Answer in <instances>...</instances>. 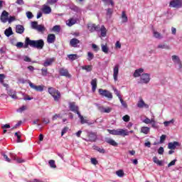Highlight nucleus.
Returning <instances> with one entry per match:
<instances>
[{
    "mask_svg": "<svg viewBox=\"0 0 182 182\" xmlns=\"http://www.w3.org/2000/svg\"><path fill=\"white\" fill-rule=\"evenodd\" d=\"M23 59L24 60V62H31V60L29 57H28L27 55H24L23 57Z\"/></svg>",
    "mask_w": 182,
    "mask_h": 182,
    "instance_id": "338daca9",
    "label": "nucleus"
},
{
    "mask_svg": "<svg viewBox=\"0 0 182 182\" xmlns=\"http://www.w3.org/2000/svg\"><path fill=\"white\" fill-rule=\"evenodd\" d=\"M48 163H49L50 166L51 167V168H56V165L55 164V161L50 160Z\"/></svg>",
    "mask_w": 182,
    "mask_h": 182,
    "instance_id": "5fc2aeb1",
    "label": "nucleus"
},
{
    "mask_svg": "<svg viewBox=\"0 0 182 182\" xmlns=\"http://www.w3.org/2000/svg\"><path fill=\"white\" fill-rule=\"evenodd\" d=\"M119 100L120 101V103L123 107H127V104L123 100L122 98H119Z\"/></svg>",
    "mask_w": 182,
    "mask_h": 182,
    "instance_id": "bf43d9fd",
    "label": "nucleus"
},
{
    "mask_svg": "<svg viewBox=\"0 0 182 182\" xmlns=\"http://www.w3.org/2000/svg\"><path fill=\"white\" fill-rule=\"evenodd\" d=\"M91 86L92 92H96V89L97 87V79L95 78L91 81Z\"/></svg>",
    "mask_w": 182,
    "mask_h": 182,
    "instance_id": "a878e982",
    "label": "nucleus"
},
{
    "mask_svg": "<svg viewBox=\"0 0 182 182\" xmlns=\"http://www.w3.org/2000/svg\"><path fill=\"white\" fill-rule=\"evenodd\" d=\"M99 31L101 32V36L102 38H105L106 33H107V29H106V27H105V26H102L100 27Z\"/></svg>",
    "mask_w": 182,
    "mask_h": 182,
    "instance_id": "bb28decb",
    "label": "nucleus"
},
{
    "mask_svg": "<svg viewBox=\"0 0 182 182\" xmlns=\"http://www.w3.org/2000/svg\"><path fill=\"white\" fill-rule=\"evenodd\" d=\"M119 64H116L113 68V77L114 82H117L119 77Z\"/></svg>",
    "mask_w": 182,
    "mask_h": 182,
    "instance_id": "0eeeda50",
    "label": "nucleus"
},
{
    "mask_svg": "<svg viewBox=\"0 0 182 182\" xmlns=\"http://www.w3.org/2000/svg\"><path fill=\"white\" fill-rule=\"evenodd\" d=\"M26 109H28L26 105H23L22 107H21L20 108H18L17 109V112H18V113H22L23 112H25V110H26Z\"/></svg>",
    "mask_w": 182,
    "mask_h": 182,
    "instance_id": "de8ad7c7",
    "label": "nucleus"
},
{
    "mask_svg": "<svg viewBox=\"0 0 182 182\" xmlns=\"http://www.w3.org/2000/svg\"><path fill=\"white\" fill-rule=\"evenodd\" d=\"M98 110H100L101 113H110V112H112V107H105L100 105V106H98Z\"/></svg>",
    "mask_w": 182,
    "mask_h": 182,
    "instance_id": "4468645a",
    "label": "nucleus"
},
{
    "mask_svg": "<svg viewBox=\"0 0 182 182\" xmlns=\"http://www.w3.org/2000/svg\"><path fill=\"white\" fill-rule=\"evenodd\" d=\"M178 146H180V144L177 141L169 142L168 144V149H169V150H176V147Z\"/></svg>",
    "mask_w": 182,
    "mask_h": 182,
    "instance_id": "a211bd4d",
    "label": "nucleus"
},
{
    "mask_svg": "<svg viewBox=\"0 0 182 182\" xmlns=\"http://www.w3.org/2000/svg\"><path fill=\"white\" fill-rule=\"evenodd\" d=\"M58 119H62V115H60V114H55L53 117V120H58Z\"/></svg>",
    "mask_w": 182,
    "mask_h": 182,
    "instance_id": "13d9d810",
    "label": "nucleus"
},
{
    "mask_svg": "<svg viewBox=\"0 0 182 182\" xmlns=\"http://www.w3.org/2000/svg\"><path fill=\"white\" fill-rule=\"evenodd\" d=\"M122 19L123 23L127 22V16L126 15V12L124 11H122Z\"/></svg>",
    "mask_w": 182,
    "mask_h": 182,
    "instance_id": "49530a36",
    "label": "nucleus"
},
{
    "mask_svg": "<svg viewBox=\"0 0 182 182\" xmlns=\"http://www.w3.org/2000/svg\"><path fill=\"white\" fill-rule=\"evenodd\" d=\"M10 157L16 163H25V159L18 157L15 154H10Z\"/></svg>",
    "mask_w": 182,
    "mask_h": 182,
    "instance_id": "ddd939ff",
    "label": "nucleus"
},
{
    "mask_svg": "<svg viewBox=\"0 0 182 182\" xmlns=\"http://www.w3.org/2000/svg\"><path fill=\"white\" fill-rule=\"evenodd\" d=\"M116 174L118 177H123L124 176V172L123 170H119L116 171Z\"/></svg>",
    "mask_w": 182,
    "mask_h": 182,
    "instance_id": "09e8293b",
    "label": "nucleus"
},
{
    "mask_svg": "<svg viewBox=\"0 0 182 182\" xmlns=\"http://www.w3.org/2000/svg\"><path fill=\"white\" fill-rule=\"evenodd\" d=\"M175 65L177 66V68H178V69H181V68H182L181 60L178 63H177L176 64H175Z\"/></svg>",
    "mask_w": 182,
    "mask_h": 182,
    "instance_id": "774afa93",
    "label": "nucleus"
},
{
    "mask_svg": "<svg viewBox=\"0 0 182 182\" xmlns=\"http://www.w3.org/2000/svg\"><path fill=\"white\" fill-rule=\"evenodd\" d=\"M14 136H16V137H17V143H22V141L21 140V132H16L14 134Z\"/></svg>",
    "mask_w": 182,
    "mask_h": 182,
    "instance_id": "c03bdc74",
    "label": "nucleus"
},
{
    "mask_svg": "<svg viewBox=\"0 0 182 182\" xmlns=\"http://www.w3.org/2000/svg\"><path fill=\"white\" fill-rule=\"evenodd\" d=\"M45 46V42L43 39L33 41L31 40V48H36V49H43Z\"/></svg>",
    "mask_w": 182,
    "mask_h": 182,
    "instance_id": "7ed1b4c3",
    "label": "nucleus"
},
{
    "mask_svg": "<svg viewBox=\"0 0 182 182\" xmlns=\"http://www.w3.org/2000/svg\"><path fill=\"white\" fill-rule=\"evenodd\" d=\"M30 87L31 89H33V90H36V92H42L43 89H45L44 85H35L32 82L29 81L28 82Z\"/></svg>",
    "mask_w": 182,
    "mask_h": 182,
    "instance_id": "423d86ee",
    "label": "nucleus"
},
{
    "mask_svg": "<svg viewBox=\"0 0 182 182\" xmlns=\"http://www.w3.org/2000/svg\"><path fill=\"white\" fill-rule=\"evenodd\" d=\"M87 56H88L87 60L89 61L92 60L95 58V55L91 52L87 53Z\"/></svg>",
    "mask_w": 182,
    "mask_h": 182,
    "instance_id": "864d4df0",
    "label": "nucleus"
},
{
    "mask_svg": "<svg viewBox=\"0 0 182 182\" xmlns=\"http://www.w3.org/2000/svg\"><path fill=\"white\" fill-rule=\"evenodd\" d=\"M48 93L53 97L55 102H59V99H60V92L53 87H49Z\"/></svg>",
    "mask_w": 182,
    "mask_h": 182,
    "instance_id": "f03ea898",
    "label": "nucleus"
},
{
    "mask_svg": "<svg viewBox=\"0 0 182 182\" xmlns=\"http://www.w3.org/2000/svg\"><path fill=\"white\" fill-rule=\"evenodd\" d=\"M56 39L55 34H48L47 37L48 43H53Z\"/></svg>",
    "mask_w": 182,
    "mask_h": 182,
    "instance_id": "5701e85b",
    "label": "nucleus"
},
{
    "mask_svg": "<svg viewBox=\"0 0 182 182\" xmlns=\"http://www.w3.org/2000/svg\"><path fill=\"white\" fill-rule=\"evenodd\" d=\"M16 33H18L19 35H22V33H23L25 32V27H23V26L22 25H17L16 26Z\"/></svg>",
    "mask_w": 182,
    "mask_h": 182,
    "instance_id": "6ab92c4d",
    "label": "nucleus"
},
{
    "mask_svg": "<svg viewBox=\"0 0 182 182\" xmlns=\"http://www.w3.org/2000/svg\"><path fill=\"white\" fill-rule=\"evenodd\" d=\"M96 134L93 132H90L88 134V139H85V141H96Z\"/></svg>",
    "mask_w": 182,
    "mask_h": 182,
    "instance_id": "412c9836",
    "label": "nucleus"
},
{
    "mask_svg": "<svg viewBox=\"0 0 182 182\" xmlns=\"http://www.w3.org/2000/svg\"><path fill=\"white\" fill-rule=\"evenodd\" d=\"M150 82V74L149 73H144L140 77V82L139 83L147 85Z\"/></svg>",
    "mask_w": 182,
    "mask_h": 182,
    "instance_id": "39448f33",
    "label": "nucleus"
},
{
    "mask_svg": "<svg viewBox=\"0 0 182 182\" xmlns=\"http://www.w3.org/2000/svg\"><path fill=\"white\" fill-rule=\"evenodd\" d=\"M158 48L159 49H170V47L167 45H165V44H159L158 46Z\"/></svg>",
    "mask_w": 182,
    "mask_h": 182,
    "instance_id": "8fccbe9b",
    "label": "nucleus"
},
{
    "mask_svg": "<svg viewBox=\"0 0 182 182\" xmlns=\"http://www.w3.org/2000/svg\"><path fill=\"white\" fill-rule=\"evenodd\" d=\"M79 43H80V41L77 38H73L70 41V45L73 46V48H77Z\"/></svg>",
    "mask_w": 182,
    "mask_h": 182,
    "instance_id": "4be33fe9",
    "label": "nucleus"
},
{
    "mask_svg": "<svg viewBox=\"0 0 182 182\" xmlns=\"http://www.w3.org/2000/svg\"><path fill=\"white\" fill-rule=\"evenodd\" d=\"M8 93L10 97H12V99H16V92L14 91V90H10Z\"/></svg>",
    "mask_w": 182,
    "mask_h": 182,
    "instance_id": "473e14b6",
    "label": "nucleus"
},
{
    "mask_svg": "<svg viewBox=\"0 0 182 182\" xmlns=\"http://www.w3.org/2000/svg\"><path fill=\"white\" fill-rule=\"evenodd\" d=\"M94 150L99 151V153H101L102 154H105L106 153L105 149L100 148L99 146H94Z\"/></svg>",
    "mask_w": 182,
    "mask_h": 182,
    "instance_id": "c9c22d12",
    "label": "nucleus"
},
{
    "mask_svg": "<svg viewBox=\"0 0 182 182\" xmlns=\"http://www.w3.org/2000/svg\"><path fill=\"white\" fill-rule=\"evenodd\" d=\"M98 92L100 96H102L103 97H107V99L110 100L113 99V94H112V92L107 90L99 89Z\"/></svg>",
    "mask_w": 182,
    "mask_h": 182,
    "instance_id": "20e7f679",
    "label": "nucleus"
},
{
    "mask_svg": "<svg viewBox=\"0 0 182 182\" xmlns=\"http://www.w3.org/2000/svg\"><path fill=\"white\" fill-rule=\"evenodd\" d=\"M102 2H104V4H105V5H109V4H110V5H112V6H114V2H113V0H102Z\"/></svg>",
    "mask_w": 182,
    "mask_h": 182,
    "instance_id": "a18cd8bd",
    "label": "nucleus"
},
{
    "mask_svg": "<svg viewBox=\"0 0 182 182\" xmlns=\"http://www.w3.org/2000/svg\"><path fill=\"white\" fill-rule=\"evenodd\" d=\"M141 133H143L144 134H149V133H150V127H142L141 128Z\"/></svg>",
    "mask_w": 182,
    "mask_h": 182,
    "instance_id": "c756f323",
    "label": "nucleus"
},
{
    "mask_svg": "<svg viewBox=\"0 0 182 182\" xmlns=\"http://www.w3.org/2000/svg\"><path fill=\"white\" fill-rule=\"evenodd\" d=\"M153 161L158 166H163V161L159 160V159L156 156H154L153 158Z\"/></svg>",
    "mask_w": 182,
    "mask_h": 182,
    "instance_id": "72a5a7b5",
    "label": "nucleus"
},
{
    "mask_svg": "<svg viewBox=\"0 0 182 182\" xmlns=\"http://www.w3.org/2000/svg\"><path fill=\"white\" fill-rule=\"evenodd\" d=\"M82 69L86 70V72H92V65H84Z\"/></svg>",
    "mask_w": 182,
    "mask_h": 182,
    "instance_id": "a19ab883",
    "label": "nucleus"
},
{
    "mask_svg": "<svg viewBox=\"0 0 182 182\" xmlns=\"http://www.w3.org/2000/svg\"><path fill=\"white\" fill-rule=\"evenodd\" d=\"M144 72V69L143 68H139L136 69L134 73V77H139V76H141V73Z\"/></svg>",
    "mask_w": 182,
    "mask_h": 182,
    "instance_id": "393cba45",
    "label": "nucleus"
},
{
    "mask_svg": "<svg viewBox=\"0 0 182 182\" xmlns=\"http://www.w3.org/2000/svg\"><path fill=\"white\" fill-rule=\"evenodd\" d=\"M181 1L180 0H172L170 2V6L172 8H181Z\"/></svg>",
    "mask_w": 182,
    "mask_h": 182,
    "instance_id": "9b49d317",
    "label": "nucleus"
},
{
    "mask_svg": "<svg viewBox=\"0 0 182 182\" xmlns=\"http://www.w3.org/2000/svg\"><path fill=\"white\" fill-rule=\"evenodd\" d=\"M164 153V148L163 146L159 147L158 149V154H163Z\"/></svg>",
    "mask_w": 182,
    "mask_h": 182,
    "instance_id": "0e129e2a",
    "label": "nucleus"
},
{
    "mask_svg": "<svg viewBox=\"0 0 182 182\" xmlns=\"http://www.w3.org/2000/svg\"><path fill=\"white\" fill-rule=\"evenodd\" d=\"M29 46H32L31 40L28 37L26 38L25 44H23V48L24 49H28Z\"/></svg>",
    "mask_w": 182,
    "mask_h": 182,
    "instance_id": "b1692460",
    "label": "nucleus"
},
{
    "mask_svg": "<svg viewBox=\"0 0 182 182\" xmlns=\"http://www.w3.org/2000/svg\"><path fill=\"white\" fill-rule=\"evenodd\" d=\"M172 61L173 62L174 65L178 63L181 60H180V57L178 55H173L171 56Z\"/></svg>",
    "mask_w": 182,
    "mask_h": 182,
    "instance_id": "7c9ffc66",
    "label": "nucleus"
},
{
    "mask_svg": "<svg viewBox=\"0 0 182 182\" xmlns=\"http://www.w3.org/2000/svg\"><path fill=\"white\" fill-rule=\"evenodd\" d=\"M68 58L70 60H76L79 56L77 54H70L68 55Z\"/></svg>",
    "mask_w": 182,
    "mask_h": 182,
    "instance_id": "f704fd0d",
    "label": "nucleus"
},
{
    "mask_svg": "<svg viewBox=\"0 0 182 182\" xmlns=\"http://www.w3.org/2000/svg\"><path fill=\"white\" fill-rule=\"evenodd\" d=\"M154 38H156V39H161V34L156 31H153Z\"/></svg>",
    "mask_w": 182,
    "mask_h": 182,
    "instance_id": "37998d69",
    "label": "nucleus"
},
{
    "mask_svg": "<svg viewBox=\"0 0 182 182\" xmlns=\"http://www.w3.org/2000/svg\"><path fill=\"white\" fill-rule=\"evenodd\" d=\"M16 48H18V49H21V48H23V43L22 42H18L16 44Z\"/></svg>",
    "mask_w": 182,
    "mask_h": 182,
    "instance_id": "e2e57ef3",
    "label": "nucleus"
},
{
    "mask_svg": "<svg viewBox=\"0 0 182 182\" xmlns=\"http://www.w3.org/2000/svg\"><path fill=\"white\" fill-rule=\"evenodd\" d=\"M68 130H69V128L68 127H64L61 132V136H63L64 134H65V133H68Z\"/></svg>",
    "mask_w": 182,
    "mask_h": 182,
    "instance_id": "052dcab7",
    "label": "nucleus"
},
{
    "mask_svg": "<svg viewBox=\"0 0 182 182\" xmlns=\"http://www.w3.org/2000/svg\"><path fill=\"white\" fill-rule=\"evenodd\" d=\"M59 73L61 76H65V77H71L70 74H69V71L66 68H60Z\"/></svg>",
    "mask_w": 182,
    "mask_h": 182,
    "instance_id": "f3484780",
    "label": "nucleus"
},
{
    "mask_svg": "<svg viewBox=\"0 0 182 182\" xmlns=\"http://www.w3.org/2000/svg\"><path fill=\"white\" fill-rule=\"evenodd\" d=\"M101 49L104 53H109V47L107 46V44H102Z\"/></svg>",
    "mask_w": 182,
    "mask_h": 182,
    "instance_id": "2f4dec72",
    "label": "nucleus"
},
{
    "mask_svg": "<svg viewBox=\"0 0 182 182\" xmlns=\"http://www.w3.org/2000/svg\"><path fill=\"white\" fill-rule=\"evenodd\" d=\"M26 15L28 19H32V18H33V14L31 11H27L26 13Z\"/></svg>",
    "mask_w": 182,
    "mask_h": 182,
    "instance_id": "6e6d98bb",
    "label": "nucleus"
},
{
    "mask_svg": "<svg viewBox=\"0 0 182 182\" xmlns=\"http://www.w3.org/2000/svg\"><path fill=\"white\" fill-rule=\"evenodd\" d=\"M46 28H45V26L43 25H38L37 27L36 31H38V32H45V30Z\"/></svg>",
    "mask_w": 182,
    "mask_h": 182,
    "instance_id": "79ce46f5",
    "label": "nucleus"
},
{
    "mask_svg": "<svg viewBox=\"0 0 182 182\" xmlns=\"http://www.w3.org/2000/svg\"><path fill=\"white\" fill-rule=\"evenodd\" d=\"M154 118H151V119L149 117H146L142 122L145 123V124H151V122H154Z\"/></svg>",
    "mask_w": 182,
    "mask_h": 182,
    "instance_id": "58836bf2",
    "label": "nucleus"
},
{
    "mask_svg": "<svg viewBox=\"0 0 182 182\" xmlns=\"http://www.w3.org/2000/svg\"><path fill=\"white\" fill-rule=\"evenodd\" d=\"M38 26L39 25L38 24V22H36V21L31 22V27L33 29H36V30L38 29Z\"/></svg>",
    "mask_w": 182,
    "mask_h": 182,
    "instance_id": "3c124183",
    "label": "nucleus"
},
{
    "mask_svg": "<svg viewBox=\"0 0 182 182\" xmlns=\"http://www.w3.org/2000/svg\"><path fill=\"white\" fill-rule=\"evenodd\" d=\"M106 141L108 143V144H110L111 146H114V147L117 146V142H116V141H114L112 139L107 138L106 139Z\"/></svg>",
    "mask_w": 182,
    "mask_h": 182,
    "instance_id": "c85d7f7f",
    "label": "nucleus"
},
{
    "mask_svg": "<svg viewBox=\"0 0 182 182\" xmlns=\"http://www.w3.org/2000/svg\"><path fill=\"white\" fill-rule=\"evenodd\" d=\"M109 134H112V136H123V137L126 136H129V130L123 129H107Z\"/></svg>",
    "mask_w": 182,
    "mask_h": 182,
    "instance_id": "f257e3e1",
    "label": "nucleus"
},
{
    "mask_svg": "<svg viewBox=\"0 0 182 182\" xmlns=\"http://www.w3.org/2000/svg\"><path fill=\"white\" fill-rule=\"evenodd\" d=\"M77 115L80 119L81 124H85V123H87V121L85 119V118L83 117V116H82V114H80V112H77Z\"/></svg>",
    "mask_w": 182,
    "mask_h": 182,
    "instance_id": "e433bc0d",
    "label": "nucleus"
},
{
    "mask_svg": "<svg viewBox=\"0 0 182 182\" xmlns=\"http://www.w3.org/2000/svg\"><path fill=\"white\" fill-rule=\"evenodd\" d=\"M87 28H88V31H90V32H95V31H97V32H98V31L100 29V26H96V24H92V23H89L87 25Z\"/></svg>",
    "mask_w": 182,
    "mask_h": 182,
    "instance_id": "1a4fd4ad",
    "label": "nucleus"
},
{
    "mask_svg": "<svg viewBox=\"0 0 182 182\" xmlns=\"http://www.w3.org/2000/svg\"><path fill=\"white\" fill-rule=\"evenodd\" d=\"M166 136L164 135V134H163V135L161 136V137H160V141H159V143H160L161 144L162 143H164V141L166 140Z\"/></svg>",
    "mask_w": 182,
    "mask_h": 182,
    "instance_id": "680f3d73",
    "label": "nucleus"
},
{
    "mask_svg": "<svg viewBox=\"0 0 182 182\" xmlns=\"http://www.w3.org/2000/svg\"><path fill=\"white\" fill-rule=\"evenodd\" d=\"M137 107L139 109H143V107H145V109H149V105L146 104L143 99H140L137 104H136Z\"/></svg>",
    "mask_w": 182,
    "mask_h": 182,
    "instance_id": "dca6fc26",
    "label": "nucleus"
},
{
    "mask_svg": "<svg viewBox=\"0 0 182 182\" xmlns=\"http://www.w3.org/2000/svg\"><path fill=\"white\" fill-rule=\"evenodd\" d=\"M41 11L45 15H49V14L52 13V9L46 4L43 5Z\"/></svg>",
    "mask_w": 182,
    "mask_h": 182,
    "instance_id": "9d476101",
    "label": "nucleus"
},
{
    "mask_svg": "<svg viewBox=\"0 0 182 182\" xmlns=\"http://www.w3.org/2000/svg\"><path fill=\"white\" fill-rule=\"evenodd\" d=\"M174 119H171L170 121H166L164 122V124L165 127H168V126H170V124H174Z\"/></svg>",
    "mask_w": 182,
    "mask_h": 182,
    "instance_id": "ea45409f",
    "label": "nucleus"
},
{
    "mask_svg": "<svg viewBox=\"0 0 182 182\" xmlns=\"http://www.w3.org/2000/svg\"><path fill=\"white\" fill-rule=\"evenodd\" d=\"M112 90H114V93L117 96L118 99H122V95H120V91H118L116 87H113Z\"/></svg>",
    "mask_w": 182,
    "mask_h": 182,
    "instance_id": "4c0bfd02",
    "label": "nucleus"
},
{
    "mask_svg": "<svg viewBox=\"0 0 182 182\" xmlns=\"http://www.w3.org/2000/svg\"><path fill=\"white\" fill-rule=\"evenodd\" d=\"M122 119L124 120V122H129L130 120V117L129 115H124L122 117Z\"/></svg>",
    "mask_w": 182,
    "mask_h": 182,
    "instance_id": "69168bd1",
    "label": "nucleus"
},
{
    "mask_svg": "<svg viewBox=\"0 0 182 182\" xmlns=\"http://www.w3.org/2000/svg\"><path fill=\"white\" fill-rule=\"evenodd\" d=\"M53 62H55V58H47L43 65L45 67V68H48V66H50V65H52V63H53Z\"/></svg>",
    "mask_w": 182,
    "mask_h": 182,
    "instance_id": "aec40b11",
    "label": "nucleus"
},
{
    "mask_svg": "<svg viewBox=\"0 0 182 182\" xmlns=\"http://www.w3.org/2000/svg\"><path fill=\"white\" fill-rule=\"evenodd\" d=\"M4 35L7 36V38H9V36H11V35H14V31H12V28L9 27L4 31Z\"/></svg>",
    "mask_w": 182,
    "mask_h": 182,
    "instance_id": "cd10ccee",
    "label": "nucleus"
},
{
    "mask_svg": "<svg viewBox=\"0 0 182 182\" xmlns=\"http://www.w3.org/2000/svg\"><path fill=\"white\" fill-rule=\"evenodd\" d=\"M41 73H42V76H48V69L42 68Z\"/></svg>",
    "mask_w": 182,
    "mask_h": 182,
    "instance_id": "4d7b16f0",
    "label": "nucleus"
},
{
    "mask_svg": "<svg viewBox=\"0 0 182 182\" xmlns=\"http://www.w3.org/2000/svg\"><path fill=\"white\" fill-rule=\"evenodd\" d=\"M53 32H60V26H55L53 27Z\"/></svg>",
    "mask_w": 182,
    "mask_h": 182,
    "instance_id": "603ef678",
    "label": "nucleus"
},
{
    "mask_svg": "<svg viewBox=\"0 0 182 182\" xmlns=\"http://www.w3.org/2000/svg\"><path fill=\"white\" fill-rule=\"evenodd\" d=\"M69 106H70V110H71V112H73L77 114V113H79V107L76 105L75 102H70Z\"/></svg>",
    "mask_w": 182,
    "mask_h": 182,
    "instance_id": "2eb2a0df",
    "label": "nucleus"
},
{
    "mask_svg": "<svg viewBox=\"0 0 182 182\" xmlns=\"http://www.w3.org/2000/svg\"><path fill=\"white\" fill-rule=\"evenodd\" d=\"M9 16V13H8L6 11H4L1 13L0 20L3 23H6L8 22V17Z\"/></svg>",
    "mask_w": 182,
    "mask_h": 182,
    "instance_id": "6e6552de",
    "label": "nucleus"
},
{
    "mask_svg": "<svg viewBox=\"0 0 182 182\" xmlns=\"http://www.w3.org/2000/svg\"><path fill=\"white\" fill-rule=\"evenodd\" d=\"M77 21H79L77 18L73 17L66 21V25L68 26H73V25H75V23H77Z\"/></svg>",
    "mask_w": 182,
    "mask_h": 182,
    "instance_id": "f8f14e48",
    "label": "nucleus"
}]
</instances>
